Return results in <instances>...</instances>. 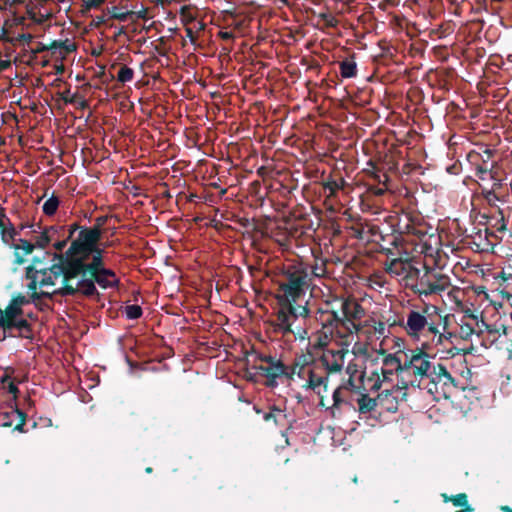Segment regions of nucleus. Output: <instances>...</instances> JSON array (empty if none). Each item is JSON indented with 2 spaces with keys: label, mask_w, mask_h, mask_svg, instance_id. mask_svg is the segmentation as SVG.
<instances>
[{
  "label": "nucleus",
  "mask_w": 512,
  "mask_h": 512,
  "mask_svg": "<svg viewBox=\"0 0 512 512\" xmlns=\"http://www.w3.org/2000/svg\"><path fill=\"white\" fill-rule=\"evenodd\" d=\"M470 314L466 312L459 323V336L464 340L469 339L475 332L474 322L469 317Z\"/></svg>",
  "instance_id": "nucleus-18"
},
{
  "label": "nucleus",
  "mask_w": 512,
  "mask_h": 512,
  "mask_svg": "<svg viewBox=\"0 0 512 512\" xmlns=\"http://www.w3.org/2000/svg\"><path fill=\"white\" fill-rule=\"evenodd\" d=\"M329 188H330L331 192H334V190L338 188V185L333 184V185H330Z\"/></svg>",
  "instance_id": "nucleus-41"
},
{
  "label": "nucleus",
  "mask_w": 512,
  "mask_h": 512,
  "mask_svg": "<svg viewBox=\"0 0 512 512\" xmlns=\"http://www.w3.org/2000/svg\"><path fill=\"white\" fill-rule=\"evenodd\" d=\"M32 39H33V36L29 33H24V34L19 35V40L24 41L26 43L31 42Z\"/></svg>",
  "instance_id": "nucleus-38"
},
{
  "label": "nucleus",
  "mask_w": 512,
  "mask_h": 512,
  "mask_svg": "<svg viewBox=\"0 0 512 512\" xmlns=\"http://www.w3.org/2000/svg\"><path fill=\"white\" fill-rule=\"evenodd\" d=\"M28 303V300L18 295L12 299L5 311L0 309V328H18L20 331L27 328V322L19 318L22 306Z\"/></svg>",
  "instance_id": "nucleus-11"
},
{
  "label": "nucleus",
  "mask_w": 512,
  "mask_h": 512,
  "mask_svg": "<svg viewBox=\"0 0 512 512\" xmlns=\"http://www.w3.org/2000/svg\"><path fill=\"white\" fill-rule=\"evenodd\" d=\"M259 371L267 381L266 384L270 387L277 385L276 380L282 376L296 382V370L298 369L297 362L292 367L285 366L281 361L267 358L263 360V363L259 366Z\"/></svg>",
  "instance_id": "nucleus-9"
},
{
  "label": "nucleus",
  "mask_w": 512,
  "mask_h": 512,
  "mask_svg": "<svg viewBox=\"0 0 512 512\" xmlns=\"http://www.w3.org/2000/svg\"><path fill=\"white\" fill-rule=\"evenodd\" d=\"M17 235L16 229L12 224L11 220L5 213L4 209L0 208V238L4 245L12 247L14 249V255L16 262L21 264L27 255L31 254L34 250L33 243L19 239L17 243H14Z\"/></svg>",
  "instance_id": "nucleus-6"
},
{
  "label": "nucleus",
  "mask_w": 512,
  "mask_h": 512,
  "mask_svg": "<svg viewBox=\"0 0 512 512\" xmlns=\"http://www.w3.org/2000/svg\"><path fill=\"white\" fill-rule=\"evenodd\" d=\"M402 393V390L400 388L395 389L393 392L389 391L388 389H385L382 391V393L379 395V399L381 401H389L390 397H393L394 400H397L398 396Z\"/></svg>",
  "instance_id": "nucleus-29"
},
{
  "label": "nucleus",
  "mask_w": 512,
  "mask_h": 512,
  "mask_svg": "<svg viewBox=\"0 0 512 512\" xmlns=\"http://www.w3.org/2000/svg\"><path fill=\"white\" fill-rule=\"evenodd\" d=\"M393 375V369H388L385 367L376 368L371 372L368 377V381L371 382V389L379 390L382 388L383 384L390 380Z\"/></svg>",
  "instance_id": "nucleus-16"
},
{
  "label": "nucleus",
  "mask_w": 512,
  "mask_h": 512,
  "mask_svg": "<svg viewBox=\"0 0 512 512\" xmlns=\"http://www.w3.org/2000/svg\"><path fill=\"white\" fill-rule=\"evenodd\" d=\"M389 341H390V338H389ZM391 341L394 343V346L397 347L399 349V352L401 351V349L404 347V340L402 338H399V337H393L391 339Z\"/></svg>",
  "instance_id": "nucleus-35"
},
{
  "label": "nucleus",
  "mask_w": 512,
  "mask_h": 512,
  "mask_svg": "<svg viewBox=\"0 0 512 512\" xmlns=\"http://www.w3.org/2000/svg\"><path fill=\"white\" fill-rule=\"evenodd\" d=\"M364 315L363 308L353 300H337L331 312H326L324 326L332 335L341 339L340 345H352L356 357L366 358L372 350L379 351L374 333H366V326L358 324Z\"/></svg>",
  "instance_id": "nucleus-2"
},
{
  "label": "nucleus",
  "mask_w": 512,
  "mask_h": 512,
  "mask_svg": "<svg viewBox=\"0 0 512 512\" xmlns=\"http://www.w3.org/2000/svg\"><path fill=\"white\" fill-rule=\"evenodd\" d=\"M103 2L104 0H85V6L87 9L96 8Z\"/></svg>",
  "instance_id": "nucleus-34"
},
{
  "label": "nucleus",
  "mask_w": 512,
  "mask_h": 512,
  "mask_svg": "<svg viewBox=\"0 0 512 512\" xmlns=\"http://www.w3.org/2000/svg\"><path fill=\"white\" fill-rule=\"evenodd\" d=\"M130 15H135L138 19H144L146 17V10L141 9L137 12L130 11Z\"/></svg>",
  "instance_id": "nucleus-37"
},
{
  "label": "nucleus",
  "mask_w": 512,
  "mask_h": 512,
  "mask_svg": "<svg viewBox=\"0 0 512 512\" xmlns=\"http://www.w3.org/2000/svg\"><path fill=\"white\" fill-rule=\"evenodd\" d=\"M142 309L138 305H128L125 307V315L128 319H137L141 316Z\"/></svg>",
  "instance_id": "nucleus-27"
},
{
  "label": "nucleus",
  "mask_w": 512,
  "mask_h": 512,
  "mask_svg": "<svg viewBox=\"0 0 512 512\" xmlns=\"http://www.w3.org/2000/svg\"><path fill=\"white\" fill-rule=\"evenodd\" d=\"M387 272L404 281L406 286H411L413 288L415 286L414 282L418 279L420 274V270L413 266L410 261L400 258L393 259L387 265Z\"/></svg>",
  "instance_id": "nucleus-12"
},
{
  "label": "nucleus",
  "mask_w": 512,
  "mask_h": 512,
  "mask_svg": "<svg viewBox=\"0 0 512 512\" xmlns=\"http://www.w3.org/2000/svg\"><path fill=\"white\" fill-rule=\"evenodd\" d=\"M101 258L100 253L97 252V255H94L93 262L90 265V269L93 271V275L95 277L96 282L103 288L112 287L117 283L116 275L108 269H104L100 266Z\"/></svg>",
  "instance_id": "nucleus-14"
},
{
  "label": "nucleus",
  "mask_w": 512,
  "mask_h": 512,
  "mask_svg": "<svg viewBox=\"0 0 512 512\" xmlns=\"http://www.w3.org/2000/svg\"><path fill=\"white\" fill-rule=\"evenodd\" d=\"M285 415L283 414L282 410L280 409H274L270 413L265 415V420L269 421L270 419H274L276 423H278L282 418H284Z\"/></svg>",
  "instance_id": "nucleus-31"
},
{
  "label": "nucleus",
  "mask_w": 512,
  "mask_h": 512,
  "mask_svg": "<svg viewBox=\"0 0 512 512\" xmlns=\"http://www.w3.org/2000/svg\"><path fill=\"white\" fill-rule=\"evenodd\" d=\"M341 390H342V388L338 387L333 391V395H332V398H333L332 406L333 407H338L343 402V399L341 397Z\"/></svg>",
  "instance_id": "nucleus-32"
},
{
  "label": "nucleus",
  "mask_w": 512,
  "mask_h": 512,
  "mask_svg": "<svg viewBox=\"0 0 512 512\" xmlns=\"http://www.w3.org/2000/svg\"><path fill=\"white\" fill-rule=\"evenodd\" d=\"M319 274L306 264L295 265L287 271L286 282L280 284L277 300L279 309L275 322L276 330L283 334L291 333L305 339L306 331L298 325L299 318H305L307 308L302 304V298L309 287L311 275Z\"/></svg>",
  "instance_id": "nucleus-1"
},
{
  "label": "nucleus",
  "mask_w": 512,
  "mask_h": 512,
  "mask_svg": "<svg viewBox=\"0 0 512 512\" xmlns=\"http://www.w3.org/2000/svg\"><path fill=\"white\" fill-rule=\"evenodd\" d=\"M62 47H65V50L67 52H71L75 49V46L73 44H67L65 45L64 43L62 42H56L54 41L51 45V49H58V48H62Z\"/></svg>",
  "instance_id": "nucleus-33"
},
{
  "label": "nucleus",
  "mask_w": 512,
  "mask_h": 512,
  "mask_svg": "<svg viewBox=\"0 0 512 512\" xmlns=\"http://www.w3.org/2000/svg\"><path fill=\"white\" fill-rule=\"evenodd\" d=\"M391 409H396V406L395 405H391L388 407V410H391Z\"/></svg>",
  "instance_id": "nucleus-44"
},
{
  "label": "nucleus",
  "mask_w": 512,
  "mask_h": 512,
  "mask_svg": "<svg viewBox=\"0 0 512 512\" xmlns=\"http://www.w3.org/2000/svg\"><path fill=\"white\" fill-rule=\"evenodd\" d=\"M414 290L420 296H429L445 291L449 285V277L441 272L425 271L419 274L415 281Z\"/></svg>",
  "instance_id": "nucleus-8"
},
{
  "label": "nucleus",
  "mask_w": 512,
  "mask_h": 512,
  "mask_svg": "<svg viewBox=\"0 0 512 512\" xmlns=\"http://www.w3.org/2000/svg\"><path fill=\"white\" fill-rule=\"evenodd\" d=\"M469 317L474 322L475 330L479 333H483L485 331L492 333V325L487 324L483 319H479L478 316L474 314H470Z\"/></svg>",
  "instance_id": "nucleus-24"
},
{
  "label": "nucleus",
  "mask_w": 512,
  "mask_h": 512,
  "mask_svg": "<svg viewBox=\"0 0 512 512\" xmlns=\"http://www.w3.org/2000/svg\"><path fill=\"white\" fill-rule=\"evenodd\" d=\"M57 234V229L53 226L45 228L34 237V248H45Z\"/></svg>",
  "instance_id": "nucleus-17"
},
{
  "label": "nucleus",
  "mask_w": 512,
  "mask_h": 512,
  "mask_svg": "<svg viewBox=\"0 0 512 512\" xmlns=\"http://www.w3.org/2000/svg\"><path fill=\"white\" fill-rule=\"evenodd\" d=\"M493 335H501V334H506V328L501 325L499 327H496V326H492V333Z\"/></svg>",
  "instance_id": "nucleus-36"
},
{
  "label": "nucleus",
  "mask_w": 512,
  "mask_h": 512,
  "mask_svg": "<svg viewBox=\"0 0 512 512\" xmlns=\"http://www.w3.org/2000/svg\"><path fill=\"white\" fill-rule=\"evenodd\" d=\"M296 377L301 380L300 386L314 390L320 397V405L325 407L324 394L327 392V377L317 376L309 367L303 366V356L297 360Z\"/></svg>",
  "instance_id": "nucleus-10"
},
{
  "label": "nucleus",
  "mask_w": 512,
  "mask_h": 512,
  "mask_svg": "<svg viewBox=\"0 0 512 512\" xmlns=\"http://www.w3.org/2000/svg\"><path fill=\"white\" fill-rule=\"evenodd\" d=\"M59 198L52 194L43 204L42 210L44 214L48 216H52L56 213L58 207H59Z\"/></svg>",
  "instance_id": "nucleus-20"
},
{
  "label": "nucleus",
  "mask_w": 512,
  "mask_h": 512,
  "mask_svg": "<svg viewBox=\"0 0 512 512\" xmlns=\"http://www.w3.org/2000/svg\"><path fill=\"white\" fill-rule=\"evenodd\" d=\"M14 420H11L9 422H4L3 426H11L13 424Z\"/></svg>",
  "instance_id": "nucleus-42"
},
{
  "label": "nucleus",
  "mask_w": 512,
  "mask_h": 512,
  "mask_svg": "<svg viewBox=\"0 0 512 512\" xmlns=\"http://www.w3.org/2000/svg\"><path fill=\"white\" fill-rule=\"evenodd\" d=\"M341 75L344 78H351L356 75V63L353 61H343L340 65Z\"/></svg>",
  "instance_id": "nucleus-23"
},
{
  "label": "nucleus",
  "mask_w": 512,
  "mask_h": 512,
  "mask_svg": "<svg viewBox=\"0 0 512 512\" xmlns=\"http://www.w3.org/2000/svg\"><path fill=\"white\" fill-rule=\"evenodd\" d=\"M100 237L98 229L81 231L67 251V258L75 265L77 270L84 267V259L94 251L95 245Z\"/></svg>",
  "instance_id": "nucleus-7"
},
{
  "label": "nucleus",
  "mask_w": 512,
  "mask_h": 512,
  "mask_svg": "<svg viewBox=\"0 0 512 512\" xmlns=\"http://www.w3.org/2000/svg\"><path fill=\"white\" fill-rule=\"evenodd\" d=\"M220 35H221V37L223 39H230V38H232V34L230 32H221Z\"/></svg>",
  "instance_id": "nucleus-40"
},
{
  "label": "nucleus",
  "mask_w": 512,
  "mask_h": 512,
  "mask_svg": "<svg viewBox=\"0 0 512 512\" xmlns=\"http://www.w3.org/2000/svg\"><path fill=\"white\" fill-rule=\"evenodd\" d=\"M146 471H147L148 473H150V472H151V468H147V469H146Z\"/></svg>",
  "instance_id": "nucleus-45"
},
{
  "label": "nucleus",
  "mask_w": 512,
  "mask_h": 512,
  "mask_svg": "<svg viewBox=\"0 0 512 512\" xmlns=\"http://www.w3.org/2000/svg\"><path fill=\"white\" fill-rule=\"evenodd\" d=\"M503 511H505V512H512V510H510L508 507H504Z\"/></svg>",
  "instance_id": "nucleus-43"
},
{
  "label": "nucleus",
  "mask_w": 512,
  "mask_h": 512,
  "mask_svg": "<svg viewBox=\"0 0 512 512\" xmlns=\"http://www.w3.org/2000/svg\"><path fill=\"white\" fill-rule=\"evenodd\" d=\"M384 366L389 367L388 369H395L400 373H404V360L401 361L396 354H387L383 359Z\"/></svg>",
  "instance_id": "nucleus-19"
},
{
  "label": "nucleus",
  "mask_w": 512,
  "mask_h": 512,
  "mask_svg": "<svg viewBox=\"0 0 512 512\" xmlns=\"http://www.w3.org/2000/svg\"><path fill=\"white\" fill-rule=\"evenodd\" d=\"M54 246L57 251H61L66 246V241H57Z\"/></svg>",
  "instance_id": "nucleus-39"
},
{
  "label": "nucleus",
  "mask_w": 512,
  "mask_h": 512,
  "mask_svg": "<svg viewBox=\"0 0 512 512\" xmlns=\"http://www.w3.org/2000/svg\"><path fill=\"white\" fill-rule=\"evenodd\" d=\"M11 416L16 418L15 429L18 431H22V428L25 424L24 414L20 410L16 409V410L12 411Z\"/></svg>",
  "instance_id": "nucleus-28"
},
{
  "label": "nucleus",
  "mask_w": 512,
  "mask_h": 512,
  "mask_svg": "<svg viewBox=\"0 0 512 512\" xmlns=\"http://www.w3.org/2000/svg\"><path fill=\"white\" fill-rule=\"evenodd\" d=\"M28 290L33 298L52 296L53 294H71L78 289L79 282L75 274L54 265L49 269H27Z\"/></svg>",
  "instance_id": "nucleus-3"
},
{
  "label": "nucleus",
  "mask_w": 512,
  "mask_h": 512,
  "mask_svg": "<svg viewBox=\"0 0 512 512\" xmlns=\"http://www.w3.org/2000/svg\"><path fill=\"white\" fill-rule=\"evenodd\" d=\"M112 18L125 21L130 16V11H124L122 8L119 7H112L109 11Z\"/></svg>",
  "instance_id": "nucleus-26"
},
{
  "label": "nucleus",
  "mask_w": 512,
  "mask_h": 512,
  "mask_svg": "<svg viewBox=\"0 0 512 512\" xmlns=\"http://www.w3.org/2000/svg\"><path fill=\"white\" fill-rule=\"evenodd\" d=\"M376 407V400L368 395H362L358 399V409L360 413L371 412Z\"/></svg>",
  "instance_id": "nucleus-21"
},
{
  "label": "nucleus",
  "mask_w": 512,
  "mask_h": 512,
  "mask_svg": "<svg viewBox=\"0 0 512 512\" xmlns=\"http://www.w3.org/2000/svg\"><path fill=\"white\" fill-rule=\"evenodd\" d=\"M438 346L422 342L420 347L404 351V373L412 374L419 379L433 377V381L438 380L444 384L451 382L452 376L447 369L441 364H433L434 356L430 354V350Z\"/></svg>",
  "instance_id": "nucleus-5"
},
{
  "label": "nucleus",
  "mask_w": 512,
  "mask_h": 512,
  "mask_svg": "<svg viewBox=\"0 0 512 512\" xmlns=\"http://www.w3.org/2000/svg\"><path fill=\"white\" fill-rule=\"evenodd\" d=\"M437 308L433 305H425L421 309L413 308L407 311L401 327L414 341L428 342L432 345H445L450 342L452 333L440 331L439 325L434 321L432 312Z\"/></svg>",
  "instance_id": "nucleus-4"
},
{
  "label": "nucleus",
  "mask_w": 512,
  "mask_h": 512,
  "mask_svg": "<svg viewBox=\"0 0 512 512\" xmlns=\"http://www.w3.org/2000/svg\"><path fill=\"white\" fill-rule=\"evenodd\" d=\"M348 350L341 349H326L321 356V362L329 372H340L345 365V357Z\"/></svg>",
  "instance_id": "nucleus-13"
},
{
  "label": "nucleus",
  "mask_w": 512,
  "mask_h": 512,
  "mask_svg": "<svg viewBox=\"0 0 512 512\" xmlns=\"http://www.w3.org/2000/svg\"><path fill=\"white\" fill-rule=\"evenodd\" d=\"M133 76V70L127 66H123L120 68L118 72L117 79L122 83H126L131 81L133 79Z\"/></svg>",
  "instance_id": "nucleus-25"
},
{
  "label": "nucleus",
  "mask_w": 512,
  "mask_h": 512,
  "mask_svg": "<svg viewBox=\"0 0 512 512\" xmlns=\"http://www.w3.org/2000/svg\"><path fill=\"white\" fill-rule=\"evenodd\" d=\"M445 501H451L455 506H465L463 510L457 512H472V508L467 506V496L464 493L458 494L451 498H445Z\"/></svg>",
  "instance_id": "nucleus-22"
},
{
  "label": "nucleus",
  "mask_w": 512,
  "mask_h": 512,
  "mask_svg": "<svg viewBox=\"0 0 512 512\" xmlns=\"http://www.w3.org/2000/svg\"><path fill=\"white\" fill-rule=\"evenodd\" d=\"M2 383L5 384V383H8L7 384V390L10 394H12L14 396V398H16V395H17V392H18V388L17 386L10 380V377L8 375H5L2 377Z\"/></svg>",
  "instance_id": "nucleus-30"
},
{
  "label": "nucleus",
  "mask_w": 512,
  "mask_h": 512,
  "mask_svg": "<svg viewBox=\"0 0 512 512\" xmlns=\"http://www.w3.org/2000/svg\"><path fill=\"white\" fill-rule=\"evenodd\" d=\"M366 326V333H374L375 339L380 340L379 343V352L381 354L385 353L384 345L389 342V333L390 330L387 325L382 321H377L371 319L364 323Z\"/></svg>",
  "instance_id": "nucleus-15"
}]
</instances>
